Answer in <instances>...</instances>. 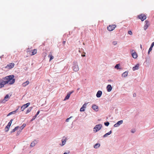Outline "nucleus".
I'll list each match as a JSON object with an SVG mask.
<instances>
[{"mask_svg": "<svg viewBox=\"0 0 154 154\" xmlns=\"http://www.w3.org/2000/svg\"><path fill=\"white\" fill-rule=\"evenodd\" d=\"M139 64H137L135 66L133 67L132 69L133 70V71H135L136 70L138 69L139 68Z\"/></svg>", "mask_w": 154, "mask_h": 154, "instance_id": "12", "label": "nucleus"}, {"mask_svg": "<svg viewBox=\"0 0 154 154\" xmlns=\"http://www.w3.org/2000/svg\"><path fill=\"white\" fill-rule=\"evenodd\" d=\"M66 43V41H63V44L64 45L65 44V43Z\"/></svg>", "mask_w": 154, "mask_h": 154, "instance_id": "52", "label": "nucleus"}, {"mask_svg": "<svg viewBox=\"0 0 154 154\" xmlns=\"http://www.w3.org/2000/svg\"><path fill=\"white\" fill-rule=\"evenodd\" d=\"M48 57H50L49 61H51L54 58V57L52 55V53L51 52L50 53Z\"/></svg>", "mask_w": 154, "mask_h": 154, "instance_id": "15", "label": "nucleus"}, {"mask_svg": "<svg viewBox=\"0 0 154 154\" xmlns=\"http://www.w3.org/2000/svg\"><path fill=\"white\" fill-rule=\"evenodd\" d=\"M152 48H151V47H150V48H149L148 52V53L149 54V52L152 50Z\"/></svg>", "mask_w": 154, "mask_h": 154, "instance_id": "36", "label": "nucleus"}, {"mask_svg": "<svg viewBox=\"0 0 154 154\" xmlns=\"http://www.w3.org/2000/svg\"><path fill=\"white\" fill-rule=\"evenodd\" d=\"M145 24L144 26V29L146 30L150 25L149 21L148 20H146L145 21Z\"/></svg>", "mask_w": 154, "mask_h": 154, "instance_id": "6", "label": "nucleus"}, {"mask_svg": "<svg viewBox=\"0 0 154 154\" xmlns=\"http://www.w3.org/2000/svg\"><path fill=\"white\" fill-rule=\"evenodd\" d=\"M135 130L132 129L131 130V132L132 133H134L135 132Z\"/></svg>", "mask_w": 154, "mask_h": 154, "instance_id": "44", "label": "nucleus"}, {"mask_svg": "<svg viewBox=\"0 0 154 154\" xmlns=\"http://www.w3.org/2000/svg\"><path fill=\"white\" fill-rule=\"evenodd\" d=\"M111 133H112V131L111 130L110 131H109L108 133H106L103 136V137H104V138L106 137H107L108 135L110 134Z\"/></svg>", "mask_w": 154, "mask_h": 154, "instance_id": "16", "label": "nucleus"}, {"mask_svg": "<svg viewBox=\"0 0 154 154\" xmlns=\"http://www.w3.org/2000/svg\"><path fill=\"white\" fill-rule=\"evenodd\" d=\"M128 33L129 34V35H132V33L131 32V31H129L128 32Z\"/></svg>", "mask_w": 154, "mask_h": 154, "instance_id": "40", "label": "nucleus"}, {"mask_svg": "<svg viewBox=\"0 0 154 154\" xmlns=\"http://www.w3.org/2000/svg\"><path fill=\"white\" fill-rule=\"evenodd\" d=\"M72 116H70L69 118H67V119L66 120V122H68L69 121V120L71 119V118H72Z\"/></svg>", "mask_w": 154, "mask_h": 154, "instance_id": "37", "label": "nucleus"}, {"mask_svg": "<svg viewBox=\"0 0 154 154\" xmlns=\"http://www.w3.org/2000/svg\"><path fill=\"white\" fill-rule=\"evenodd\" d=\"M116 25H109L107 27V30L110 31L113 30L116 27Z\"/></svg>", "mask_w": 154, "mask_h": 154, "instance_id": "3", "label": "nucleus"}, {"mask_svg": "<svg viewBox=\"0 0 154 154\" xmlns=\"http://www.w3.org/2000/svg\"><path fill=\"white\" fill-rule=\"evenodd\" d=\"M32 108V107H30L28 108L26 110V114H27L30 112L31 111Z\"/></svg>", "mask_w": 154, "mask_h": 154, "instance_id": "24", "label": "nucleus"}, {"mask_svg": "<svg viewBox=\"0 0 154 154\" xmlns=\"http://www.w3.org/2000/svg\"><path fill=\"white\" fill-rule=\"evenodd\" d=\"M35 119H34L33 118L31 120H30V121L31 122H32V121L33 120H34Z\"/></svg>", "mask_w": 154, "mask_h": 154, "instance_id": "53", "label": "nucleus"}, {"mask_svg": "<svg viewBox=\"0 0 154 154\" xmlns=\"http://www.w3.org/2000/svg\"><path fill=\"white\" fill-rule=\"evenodd\" d=\"M118 125V124L117 123H116L114 125V127H116L119 126Z\"/></svg>", "mask_w": 154, "mask_h": 154, "instance_id": "39", "label": "nucleus"}, {"mask_svg": "<svg viewBox=\"0 0 154 154\" xmlns=\"http://www.w3.org/2000/svg\"><path fill=\"white\" fill-rule=\"evenodd\" d=\"M37 116L36 115H35V116H33V118L34 119H35L36 118V117H37Z\"/></svg>", "mask_w": 154, "mask_h": 154, "instance_id": "47", "label": "nucleus"}, {"mask_svg": "<svg viewBox=\"0 0 154 154\" xmlns=\"http://www.w3.org/2000/svg\"><path fill=\"white\" fill-rule=\"evenodd\" d=\"M102 94V91H98L97 93L96 96L98 98H99L101 97Z\"/></svg>", "mask_w": 154, "mask_h": 154, "instance_id": "9", "label": "nucleus"}, {"mask_svg": "<svg viewBox=\"0 0 154 154\" xmlns=\"http://www.w3.org/2000/svg\"><path fill=\"white\" fill-rule=\"evenodd\" d=\"M70 94H68V93L67 95H66V96L65 97V98L64 99V100H66L69 99L70 97Z\"/></svg>", "mask_w": 154, "mask_h": 154, "instance_id": "26", "label": "nucleus"}, {"mask_svg": "<svg viewBox=\"0 0 154 154\" xmlns=\"http://www.w3.org/2000/svg\"><path fill=\"white\" fill-rule=\"evenodd\" d=\"M17 110L14 111H12V112H10L7 116H10L11 115H12V114H14L15 113H16V111H17Z\"/></svg>", "mask_w": 154, "mask_h": 154, "instance_id": "23", "label": "nucleus"}, {"mask_svg": "<svg viewBox=\"0 0 154 154\" xmlns=\"http://www.w3.org/2000/svg\"><path fill=\"white\" fill-rule=\"evenodd\" d=\"M29 83V82L27 80L26 82L23 83L22 85L23 87H25L27 85H28Z\"/></svg>", "mask_w": 154, "mask_h": 154, "instance_id": "13", "label": "nucleus"}, {"mask_svg": "<svg viewBox=\"0 0 154 154\" xmlns=\"http://www.w3.org/2000/svg\"><path fill=\"white\" fill-rule=\"evenodd\" d=\"M39 112H40V111H39V110L35 114V115H36L37 116L39 114Z\"/></svg>", "mask_w": 154, "mask_h": 154, "instance_id": "43", "label": "nucleus"}, {"mask_svg": "<svg viewBox=\"0 0 154 154\" xmlns=\"http://www.w3.org/2000/svg\"><path fill=\"white\" fill-rule=\"evenodd\" d=\"M9 97V95L8 94H7L5 97V100L6 101H7L8 100V99Z\"/></svg>", "mask_w": 154, "mask_h": 154, "instance_id": "31", "label": "nucleus"}, {"mask_svg": "<svg viewBox=\"0 0 154 154\" xmlns=\"http://www.w3.org/2000/svg\"><path fill=\"white\" fill-rule=\"evenodd\" d=\"M6 77H14V76L13 75H9L7 76Z\"/></svg>", "mask_w": 154, "mask_h": 154, "instance_id": "41", "label": "nucleus"}, {"mask_svg": "<svg viewBox=\"0 0 154 154\" xmlns=\"http://www.w3.org/2000/svg\"><path fill=\"white\" fill-rule=\"evenodd\" d=\"M136 94L135 93H134L133 94V97H136Z\"/></svg>", "mask_w": 154, "mask_h": 154, "instance_id": "48", "label": "nucleus"}, {"mask_svg": "<svg viewBox=\"0 0 154 154\" xmlns=\"http://www.w3.org/2000/svg\"><path fill=\"white\" fill-rule=\"evenodd\" d=\"M33 142L35 143V144H36L37 143V141L36 140H35Z\"/></svg>", "mask_w": 154, "mask_h": 154, "instance_id": "49", "label": "nucleus"}, {"mask_svg": "<svg viewBox=\"0 0 154 154\" xmlns=\"http://www.w3.org/2000/svg\"><path fill=\"white\" fill-rule=\"evenodd\" d=\"M67 140V138H66L64 140L62 139V144L60 145L61 146H64L66 143V142Z\"/></svg>", "mask_w": 154, "mask_h": 154, "instance_id": "14", "label": "nucleus"}, {"mask_svg": "<svg viewBox=\"0 0 154 154\" xmlns=\"http://www.w3.org/2000/svg\"><path fill=\"white\" fill-rule=\"evenodd\" d=\"M14 66V64L13 63H11L8 64L5 68L8 69H10L13 68Z\"/></svg>", "mask_w": 154, "mask_h": 154, "instance_id": "4", "label": "nucleus"}, {"mask_svg": "<svg viewBox=\"0 0 154 154\" xmlns=\"http://www.w3.org/2000/svg\"><path fill=\"white\" fill-rule=\"evenodd\" d=\"M13 121V119H11L10 121L9 122V123H8V126H10L11 124V123H12V122Z\"/></svg>", "mask_w": 154, "mask_h": 154, "instance_id": "30", "label": "nucleus"}, {"mask_svg": "<svg viewBox=\"0 0 154 154\" xmlns=\"http://www.w3.org/2000/svg\"><path fill=\"white\" fill-rule=\"evenodd\" d=\"M123 122V121L122 120H120L118 121L117 122V123L118 124V125H119V126L120 125L122 124Z\"/></svg>", "mask_w": 154, "mask_h": 154, "instance_id": "29", "label": "nucleus"}, {"mask_svg": "<svg viewBox=\"0 0 154 154\" xmlns=\"http://www.w3.org/2000/svg\"><path fill=\"white\" fill-rule=\"evenodd\" d=\"M6 101L4 99V100H2V101L1 102L2 103H4Z\"/></svg>", "mask_w": 154, "mask_h": 154, "instance_id": "46", "label": "nucleus"}, {"mask_svg": "<svg viewBox=\"0 0 154 154\" xmlns=\"http://www.w3.org/2000/svg\"><path fill=\"white\" fill-rule=\"evenodd\" d=\"M87 103H84L82 106V107H83L84 108H85L86 107V106L87 105Z\"/></svg>", "mask_w": 154, "mask_h": 154, "instance_id": "35", "label": "nucleus"}, {"mask_svg": "<svg viewBox=\"0 0 154 154\" xmlns=\"http://www.w3.org/2000/svg\"><path fill=\"white\" fill-rule=\"evenodd\" d=\"M80 112H83L85 111L84 108L82 107L80 109Z\"/></svg>", "mask_w": 154, "mask_h": 154, "instance_id": "34", "label": "nucleus"}, {"mask_svg": "<svg viewBox=\"0 0 154 154\" xmlns=\"http://www.w3.org/2000/svg\"><path fill=\"white\" fill-rule=\"evenodd\" d=\"M35 143L32 142L30 145V146L32 147H33L35 145Z\"/></svg>", "mask_w": 154, "mask_h": 154, "instance_id": "33", "label": "nucleus"}, {"mask_svg": "<svg viewBox=\"0 0 154 154\" xmlns=\"http://www.w3.org/2000/svg\"><path fill=\"white\" fill-rule=\"evenodd\" d=\"M26 124H23L21 127H19V128H20L21 130H22L26 126Z\"/></svg>", "mask_w": 154, "mask_h": 154, "instance_id": "27", "label": "nucleus"}, {"mask_svg": "<svg viewBox=\"0 0 154 154\" xmlns=\"http://www.w3.org/2000/svg\"><path fill=\"white\" fill-rule=\"evenodd\" d=\"M107 82H115V80H114L112 79H109L106 80Z\"/></svg>", "mask_w": 154, "mask_h": 154, "instance_id": "28", "label": "nucleus"}, {"mask_svg": "<svg viewBox=\"0 0 154 154\" xmlns=\"http://www.w3.org/2000/svg\"><path fill=\"white\" fill-rule=\"evenodd\" d=\"M72 68L73 70L75 71H78L79 70V67L77 65H74L73 66Z\"/></svg>", "mask_w": 154, "mask_h": 154, "instance_id": "11", "label": "nucleus"}, {"mask_svg": "<svg viewBox=\"0 0 154 154\" xmlns=\"http://www.w3.org/2000/svg\"><path fill=\"white\" fill-rule=\"evenodd\" d=\"M19 128V126H18L15 127L10 132L11 133H12L16 131L17 129Z\"/></svg>", "mask_w": 154, "mask_h": 154, "instance_id": "19", "label": "nucleus"}, {"mask_svg": "<svg viewBox=\"0 0 154 154\" xmlns=\"http://www.w3.org/2000/svg\"><path fill=\"white\" fill-rule=\"evenodd\" d=\"M79 88H78V89H77V90H78H78H79Z\"/></svg>", "mask_w": 154, "mask_h": 154, "instance_id": "55", "label": "nucleus"}, {"mask_svg": "<svg viewBox=\"0 0 154 154\" xmlns=\"http://www.w3.org/2000/svg\"><path fill=\"white\" fill-rule=\"evenodd\" d=\"M138 17L139 19L141 20L142 21H143L146 19V16L144 14H141L138 16Z\"/></svg>", "mask_w": 154, "mask_h": 154, "instance_id": "5", "label": "nucleus"}, {"mask_svg": "<svg viewBox=\"0 0 154 154\" xmlns=\"http://www.w3.org/2000/svg\"><path fill=\"white\" fill-rule=\"evenodd\" d=\"M128 73V71H125V72H124L122 74V76L123 77H126L127 76Z\"/></svg>", "mask_w": 154, "mask_h": 154, "instance_id": "18", "label": "nucleus"}, {"mask_svg": "<svg viewBox=\"0 0 154 154\" xmlns=\"http://www.w3.org/2000/svg\"><path fill=\"white\" fill-rule=\"evenodd\" d=\"M102 127V125L101 124H99L96 125L94 128V131L96 132L100 130Z\"/></svg>", "mask_w": 154, "mask_h": 154, "instance_id": "2", "label": "nucleus"}, {"mask_svg": "<svg viewBox=\"0 0 154 154\" xmlns=\"http://www.w3.org/2000/svg\"><path fill=\"white\" fill-rule=\"evenodd\" d=\"M85 54H82V57H85Z\"/></svg>", "mask_w": 154, "mask_h": 154, "instance_id": "51", "label": "nucleus"}, {"mask_svg": "<svg viewBox=\"0 0 154 154\" xmlns=\"http://www.w3.org/2000/svg\"><path fill=\"white\" fill-rule=\"evenodd\" d=\"M73 92V91H70L69 93H68V94H70V95H71V94H72Z\"/></svg>", "mask_w": 154, "mask_h": 154, "instance_id": "45", "label": "nucleus"}, {"mask_svg": "<svg viewBox=\"0 0 154 154\" xmlns=\"http://www.w3.org/2000/svg\"><path fill=\"white\" fill-rule=\"evenodd\" d=\"M154 42H153L152 43L150 47H151V48H152L153 47V46H154Z\"/></svg>", "mask_w": 154, "mask_h": 154, "instance_id": "42", "label": "nucleus"}, {"mask_svg": "<svg viewBox=\"0 0 154 154\" xmlns=\"http://www.w3.org/2000/svg\"><path fill=\"white\" fill-rule=\"evenodd\" d=\"M37 52V49H35L32 50V52H31V55H35V54H36Z\"/></svg>", "mask_w": 154, "mask_h": 154, "instance_id": "17", "label": "nucleus"}, {"mask_svg": "<svg viewBox=\"0 0 154 154\" xmlns=\"http://www.w3.org/2000/svg\"><path fill=\"white\" fill-rule=\"evenodd\" d=\"M100 146V144L99 143H96L94 146V148L95 149H97Z\"/></svg>", "mask_w": 154, "mask_h": 154, "instance_id": "25", "label": "nucleus"}, {"mask_svg": "<svg viewBox=\"0 0 154 154\" xmlns=\"http://www.w3.org/2000/svg\"><path fill=\"white\" fill-rule=\"evenodd\" d=\"M7 80L5 81H2L1 80V83L2 84L1 85V88H2L4 86V85L7 84H8L9 85H12L13 84L15 81V79H13L14 78H5Z\"/></svg>", "mask_w": 154, "mask_h": 154, "instance_id": "1", "label": "nucleus"}, {"mask_svg": "<svg viewBox=\"0 0 154 154\" xmlns=\"http://www.w3.org/2000/svg\"><path fill=\"white\" fill-rule=\"evenodd\" d=\"M92 108L93 110L96 112H97L98 110V106L95 104H93L92 105Z\"/></svg>", "mask_w": 154, "mask_h": 154, "instance_id": "8", "label": "nucleus"}, {"mask_svg": "<svg viewBox=\"0 0 154 154\" xmlns=\"http://www.w3.org/2000/svg\"><path fill=\"white\" fill-rule=\"evenodd\" d=\"M104 124L105 126H108L109 125V122H104Z\"/></svg>", "mask_w": 154, "mask_h": 154, "instance_id": "32", "label": "nucleus"}, {"mask_svg": "<svg viewBox=\"0 0 154 154\" xmlns=\"http://www.w3.org/2000/svg\"><path fill=\"white\" fill-rule=\"evenodd\" d=\"M132 56L134 58H136L137 57V55L135 52L133 53L132 54Z\"/></svg>", "mask_w": 154, "mask_h": 154, "instance_id": "20", "label": "nucleus"}, {"mask_svg": "<svg viewBox=\"0 0 154 154\" xmlns=\"http://www.w3.org/2000/svg\"><path fill=\"white\" fill-rule=\"evenodd\" d=\"M112 88L111 85H108L106 87L107 91L110 92L112 90Z\"/></svg>", "mask_w": 154, "mask_h": 154, "instance_id": "10", "label": "nucleus"}, {"mask_svg": "<svg viewBox=\"0 0 154 154\" xmlns=\"http://www.w3.org/2000/svg\"><path fill=\"white\" fill-rule=\"evenodd\" d=\"M30 104V103L28 102L26 104L23 105L21 107V109L22 111H23L24 109L26 108Z\"/></svg>", "mask_w": 154, "mask_h": 154, "instance_id": "7", "label": "nucleus"}, {"mask_svg": "<svg viewBox=\"0 0 154 154\" xmlns=\"http://www.w3.org/2000/svg\"><path fill=\"white\" fill-rule=\"evenodd\" d=\"M120 65L119 64H116L115 66V68L117 69H121V68L120 67Z\"/></svg>", "mask_w": 154, "mask_h": 154, "instance_id": "21", "label": "nucleus"}, {"mask_svg": "<svg viewBox=\"0 0 154 154\" xmlns=\"http://www.w3.org/2000/svg\"><path fill=\"white\" fill-rule=\"evenodd\" d=\"M140 48H142V45H140Z\"/></svg>", "mask_w": 154, "mask_h": 154, "instance_id": "54", "label": "nucleus"}, {"mask_svg": "<svg viewBox=\"0 0 154 154\" xmlns=\"http://www.w3.org/2000/svg\"><path fill=\"white\" fill-rule=\"evenodd\" d=\"M69 153V151L68 152V153L65 152H64V153H63V154H68Z\"/></svg>", "mask_w": 154, "mask_h": 154, "instance_id": "50", "label": "nucleus"}, {"mask_svg": "<svg viewBox=\"0 0 154 154\" xmlns=\"http://www.w3.org/2000/svg\"><path fill=\"white\" fill-rule=\"evenodd\" d=\"M117 43V42L116 41H113L112 42V44L114 45H116Z\"/></svg>", "mask_w": 154, "mask_h": 154, "instance_id": "38", "label": "nucleus"}, {"mask_svg": "<svg viewBox=\"0 0 154 154\" xmlns=\"http://www.w3.org/2000/svg\"><path fill=\"white\" fill-rule=\"evenodd\" d=\"M10 127V126H8V125L6 126V127L5 128V132H7L9 130Z\"/></svg>", "mask_w": 154, "mask_h": 154, "instance_id": "22", "label": "nucleus"}]
</instances>
